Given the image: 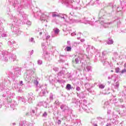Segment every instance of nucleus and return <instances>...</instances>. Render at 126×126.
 I'll return each instance as SVG.
<instances>
[{
    "label": "nucleus",
    "instance_id": "obj_1",
    "mask_svg": "<svg viewBox=\"0 0 126 126\" xmlns=\"http://www.w3.org/2000/svg\"><path fill=\"white\" fill-rule=\"evenodd\" d=\"M65 89L67 90L68 91H69L70 90H71L72 89L71 85L68 84L67 85H66Z\"/></svg>",
    "mask_w": 126,
    "mask_h": 126
},
{
    "label": "nucleus",
    "instance_id": "obj_2",
    "mask_svg": "<svg viewBox=\"0 0 126 126\" xmlns=\"http://www.w3.org/2000/svg\"><path fill=\"white\" fill-rule=\"evenodd\" d=\"M113 43V41L112 39L109 38L108 39V41H107V44H112Z\"/></svg>",
    "mask_w": 126,
    "mask_h": 126
},
{
    "label": "nucleus",
    "instance_id": "obj_3",
    "mask_svg": "<svg viewBox=\"0 0 126 126\" xmlns=\"http://www.w3.org/2000/svg\"><path fill=\"white\" fill-rule=\"evenodd\" d=\"M38 78H37L36 79H35V80L34 81V84H35V86H38V81L37 80Z\"/></svg>",
    "mask_w": 126,
    "mask_h": 126
},
{
    "label": "nucleus",
    "instance_id": "obj_4",
    "mask_svg": "<svg viewBox=\"0 0 126 126\" xmlns=\"http://www.w3.org/2000/svg\"><path fill=\"white\" fill-rule=\"evenodd\" d=\"M52 17H60V15L55 14V13H53L52 14Z\"/></svg>",
    "mask_w": 126,
    "mask_h": 126
},
{
    "label": "nucleus",
    "instance_id": "obj_5",
    "mask_svg": "<svg viewBox=\"0 0 126 126\" xmlns=\"http://www.w3.org/2000/svg\"><path fill=\"white\" fill-rule=\"evenodd\" d=\"M99 88H100L101 89H103L105 88V85L101 84L99 86Z\"/></svg>",
    "mask_w": 126,
    "mask_h": 126
},
{
    "label": "nucleus",
    "instance_id": "obj_6",
    "mask_svg": "<svg viewBox=\"0 0 126 126\" xmlns=\"http://www.w3.org/2000/svg\"><path fill=\"white\" fill-rule=\"evenodd\" d=\"M115 70H116V72L117 73H118L120 72V69L119 67H117L115 68Z\"/></svg>",
    "mask_w": 126,
    "mask_h": 126
},
{
    "label": "nucleus",
    "instance_id": "obj_7",
    "mask_svg": "<svg viewBox=\"0 0 126 126\" xmlns=\"http://www.w3.org/2000/svg\"><path fill=\"white\" fill-rule=\"evenodd\" d=\"M66 51H67V52H70L71 51V48L70 47H66Z\"/></svg>",
    "mask_w": 126,
    "mask_h": 126
},
{
    "label": "nucleus",
    "instance_id": "obj_8",
    "mask_svg": "<svg viewBox=\"0 0 126 126\" xmlns=\"http://www.w3.org/2000/svg\"><path fill=\"white\" fill-rule=\"evenodd\" d=\"M75 61L76 64H77L78 63H79V59L76 58V59L75 60Z\"/></svg>",
    "mask_w": 126,
    "mask_h": 126
},
{
    "label": "nucleus",
    "instance_id": "obj_9",
    "mask_svg": "<svg viewBox=\"0 0 126 126\" xmlns=\"http://www.w3.org/2000/svg\"><path fill=\"white\" fill-rule=\"evenodd\" d=\"M125 72H126V69H123V70L121 71L122 74H123V73H125Z\"/></svg>",
    "mask_w": 126,
    "mask_h": 126
},
{
    "label": "nucleus",
    "instance_id": "obj_10",
    "mask_svg": "<svg viewBox=\"0 0 126 126\" xmlns=\"http://www.w3.org/2000/svg\"><path fill=\"white\" fill-rule=\"evenodd\" d=\"M59 32H60V30L59 29H56V30L55 31V33L56 34H58Z\"/></svg>",
    "mask_w": 126,
    "mask_h": 126
},
{
    "label": "nucleus",
    "instance_id": "obj_11",
    "mask_svg": "<svg viewBox=\"0 0 126 126\" xmlns=\"http://www.w3.org/2000/svg\"><path fill=\"white\" fill-rule=\"evenodd\" d=\"M76 90H77V91H79L80 90V88L79 87H77V88H76Z\"/></svg>",
    "mask_w": 126,
    "mask_h": 126
},
{
    "label": "nucleus",
    "instance_id": "obj_12",
    "mask_svg": "<svg viewBox=\"0 0 126 126\" xmlns=\"http://www.w3.org/2000/svg\"><path fill=\"white\" fill-rule=\"evenodd\" d=\"M58 123V124H61L62 123V121H61V120H59Z\"/></svg>",
    "mask_w": 126,
    "mask_h": 126
},
{
    "label": "nucleus",
    "instance_id": "obj_13",
    "mask_svg": "<svg viewBox=\"0 0 126 126\" xmlns=\"http://www.w3.org/2000/svg\"><path fill=\"white\" fill-rule=\"evenodd\" d=\"M20 83L21 84H22V85H24V84H23V81H20Z\"/></svg>",
    "mask_w": 126,
    "mask_h": 126
},
{
    "label": "nucleus",
    "instance_id": "obj_14",
    "mask_svg": "<svg viewBox=\"0 0 126 126\" xmlns=\"http://www.w3.org/2000/svg\"><path fill=\"white\" fill-rule=\"evenodd\" d=\"M94 126H98V125L96 124H95V125H94Z\"/></svg>",
    "mask_w": 126,
    "mask_h": 126
},
{
    "label": "nucleus",
    "instance_id": "obj_15",
    "mask_svg": "<svg viewBox=\"0 0 126 126\" xmlns=\"http://www.w3.org/2000/svg\"><path fill=\"white\" fill-rule=\"evenodd\" d=\"M39 34L40 35H41L42 34V32H39Z\"/></svg>",
    "mask_w": 126,
    "mask_h": 126
},
{
    "label": "nucleus",
    "instance_id": "obj_16",
    "mask_svg": "<svg viewBox=\"0 0 126 126\" xmlns=\"http://www.w3.org/2000/svg\"><path fill=\"white\" fill-rule=\"evenodd\" d=\"M111 72H113V70H111Z\"/></svg>",
    "mask_w": 126,
    "mask_h": 126
},
{
    "label": "nucleus",
    "instance_id": "obj_17",
    "mask_svg": "<svg viewBox=\"0 0 126 126\" xmlns=\"http://www.w3.org/2000/svg\"><path fill=\"white\" fill-rule=\"evenodd\" d=\"M45 114H46V113H45Z\"/></svg>",
    "mask_w": 126,
    "mask_h": 126
}]
</instances>
